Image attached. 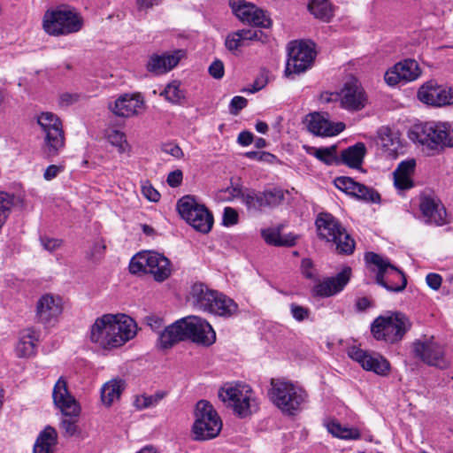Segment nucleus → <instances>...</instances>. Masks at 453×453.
<instances>
[{
	"label": "nucleus",
	"mask_w": 453,
	"mask_h": 453,
	"mask_svg": "<svg viewBox=\"0 0 453 453\" xmlns=\"http://www.w3.org/2000/svg\"><path fill=\"white\" fill-rule=\"evenodd\" d=\"M136 324L125 314H105L96 319L90 330V341L104 349L117 348L134 337Z\"/></svg>",
	"instance_id": "1"
},
{
	"label": "nucleus",
	"mask_w": 453,
	"mask_h": 453,
	"mask_svg": "<svg viewBox=\"0 0 453 453\" xmlns=\"http://www.w3.org/2000/svg\"><path fill=\"white\" fill-rule=\"evenodd\" d=\"M268 397L282 413L291 416L302 409L308 395L299 385L284 378H273L270 382Z\"/></svg>",
	"instance_id": "2"
},
{
	"label": "nucleus",
	"mask_w": 453,
	"mask_h": 453,
	"mask_svg": "<svg viewBox=\"0 0 453 453\" xmlns=\"http://www.w3.org/2000/svg\"><path fill=\"white\" fill-rule=\"evenodd\" d=\"M409 138L434 151L453 148V124L441 121L417 124L410 130Z\"/></svg>",
	"instance_id": "3"
},
{
	"label": "nucleus",
	"mask_w": 453,
	"mask_h": 453,
	"mask_svg": "<svg viewBox=\"0 0 453 453\" xmlns=\"http://www.w3.org/2000/svg\"><path fill=\"white\" fill-rule=\"evenodd\" d=\"M190 298L196 308L215 315L228 317L238 309L234 300L210 289L203 283H195L191 287Z\"/></svg>",
	"instance_id": "4"
},
{
	"label": "nucleus",
	"mask_w": 453,
	"mask_h": 453,
	"mask_svg": "<svg viewBox=\"0 0 453 453\" xmlns=\"http://www.w3.org/2000/svg\"><path fill=\"white\" fill-rule=\"evenodd\" d=\"M52 398L56 407L65 416L60 424L64 435L73 436L77 434L79 432L77 420L81 412V407L75 398L70 394L67 382L63 377H60L56 382L53 388Z\"/></svg>",
	"instance_id": "5"
},
{
	"label": "nucleus",
	"mask_w": 453,
	"mask_h": 453,
	"mask_svg": "<svg viewBox=\"0 0 453 453\" xmlns=\"http://www.w3.org/2000/svg\"><path fill=\"white\" fill-rule=\"evenodd\" d=\"M83 27V19L66 6H60L45 12L42 19L44 31L54 36L66 35L79 32Z\"/></svg>",
	"instance_id": "6"
},
{
	"label": "nucleus",
	"mask_w": 453,
	"mask_h": 453,
	"mask_svg": "<svg viewBox=\"0 0 453 453\" xmlns=\"http://www.w3.org/2000/svg\"><path fill=\"white\" fill-rule=\"evenodd\" d=\"M254 395L250 386L244 383H226L219 390V399L240 418L257 411Z\"/></svg>",
	"instance_id": "7"
},
{
	"label": "nucleus",
	"mask_w": 453,
	"mask_h": 453,
	"mask_svg": "<svg viewBox=\"0 0 453 453\" xmlns=\"http://www.w3.org/2000/svg\"><path fill=\"white\" fill-rule=\"evenodd\" d=\"M319 237L335 245L341 254H352L355 242L342 224L329 213H320L316 219Z\"/></svg>",
	"instance_id": "8"
},
{
	"label": "nucleus",
	"mask_w": 453,
	"mask_h": 453,
	"mask_svg": "<svg viewBox=\"0 0 453 453\" xmlns=\"http://www.w3.org/2000/svg\"><path fill=\"white\" fill-rule=\"evenodd\" d=\"M37 123L43 134V143L41 148L42 157L52 160L65 148V134L59 118L51 112H42L38 116Z\"/></svg>",
	"instance_id": "9"
},
{
	"label": "nucleus",
	"mask_w": 453,
	"mask_h": 453,
	"mask_svg": "<svg viewBox=\"0 0 453 453\" xmlns=\"http://www.w3.org/2000/svg\"><path fill=\"white\" fill-rule=\"evenodd\" d=\"M222 429V420L211 403L199 401L196 405L192 432L196 441L216 438Z\"/></svg>",
	"instance_id": "10"
},
{
	"label": "nucleus",
	"mask_w": 453,
	"mask_h": 453,
	"mask_svg": "<svg viewBox=\"0 0 453 453\" xmlns=\"http://www.w3.org/2000/svg\"><path fill=\"white\" fill-rule=\"evenodd\" d=\"M133 274L150 273L155 280L162 282L172 273L171 263L164 255L155 251H142L134 255L129 264Z\"/></svg>",
	"instance_id": "11"
},
{
	"label": "nucleus",
	"mask_w": 453,
	"mask_h": 453,
	"mask_svg": "<svg viewBox=\"0 0 453 453\" xmlns=\"http://www.w3.org/2000/svg\"><path fill=\"white\" fill-rule=\"evenodd\" d=\"M411 326L409 319L404 314L396 312L378 317L371 326V332L378 341L395 343L403 339Z\"/></svg>",
	"instance_id": "12"
},
{
	"label": "nucleus",
	"mask_w": 453,
	"mask_h": 453,
	"mask_svg": "<svg viewBox=\"0 0 453 453\" xmlns=\"http://www.w3.org/2000/svg\"><path fill=\"white\" fill-rule=\"evenodd\" d=\"M365 261L377 268L376 282L390 292H401L407 285L404 273L390 264L385 258L376 253L368 252L365 254Z\"/></svg>",
	"instance_id": "13"
},
{
	"label": "nucleus",
	"mask_w": 453,
	"mask_h": 453,
	"mask_svg": "<svg viewBox=\"0 0 453 453\" xmlns=\"http://www.w3.org/2000/svg\"><path fill=\"white\" fill-rule=\"evenodd\" d=\"M177 210L180 217L194 229L203 234L209 233L213 226V216L205 207L192 196H185L177 203Z\"/></svg>",
	"instance_id": "14"
},
{
	"label": "nucleus",
	"mask_w": 453,
	"mask_h": 453,
	"mask_svg": "<svg viewBox=\"0 0 453 453\" xmlns=\"http://www.w3.org/2000/svg\"><path fill=\"white\" fill-rule=\"evenodd\" d=\"M235 196H241L242 202L247 210L251 212H263L266 209L279 206L285 199V191L280 188H271L263 191L249 189L242 192L240 188H234Z\"/></svg>",
	"instance_id": "15"
},
{
	"label": "nucleus",
	"mask_w": 453,
	"mask_h": 453,
	"mask_svg": "<svg viewBox=\"0 0 453 453\" xmlns=\"http://www.w3.org/2000/svg\"><path fill=\"white\" fill-rule=\"evenodd\" d=\"M314 58L315 51L310 44L298 41L290 42L288 45L285 74L289 77L305 72L311 68Z\"/></svg>",
	"instance_id": "16"
},
{
	"label": "nucleus",
	"mask_w": 453,
	"mask_h": 453,
	"mask_svg": "<svg viewBox=\"0 0 453 453\" xmlns=\"http://www.w3.org/2000/svg\"><path fill=\"white\" fill-rule=\"evenodd\" d=\"M182 323L185 340L188 339L204 347H209L215 342L216 333L205 319L196 316H190L182 319Z\"/></svg>",
	"instance_id": "17"
},
{
	"label": "nucleus",
	"mask_w": 453,
	"mask_h": 453,
	"mask_svg": "<svg viewBox=\"0 0 453 453\" xmlns=\"http://www.w3.org/2000/svg\"><path fill=\"white\" fill-rule=\"evenodd\" d=\"M233 13L243 23L261 27H269L271 19L257 5L246 0H229Z\"/></svg>",
	"instance_id": "18"
},
{
	"label": "nucleus",
	"mask_w": 453,
	"mask_h": 453,
	"mask_svg": "<svg viewBox=\"0 0 453 453\" xmlns=\"http://www.w3.org/2000/svg\"><path fill=\"white\" fill-rule=\"evenodd\" d=\"M339 96L340 106L350 112L363 110L368 103L367 94L357 80L345 82Z\"/></svg>",
	"instance_id": "19"
},
{
	"label": "nucleus",
	"mask_w": 453,
	"mask_h": 453,
	"mask_svg": "<svg viewBox=\"0 0 453 453\" xmlns=\"http://www.w3.org/2000/svg\"><path fill=\"white\" fill-rule=\"evenodd\" d=\"M413 352L417 357L429 365L440 368H445L448 365L444 357L443 347L435 342L434 337L415 342L413 343Z\"/></svg>",
	"instance_id": "20"
},
{
	"label": "nucleus",
	"mask_w": 453,
	"mask_h": 453,
	"mask_svg": "<svg viewBox=\"0 0 453 453\" xmlns=\"http://www.w3.org/2000/svg\"><path fill=\"white\" fill-rule=\"evenodd\" d=\"M62 312L63 302L58 296L44 294L36 303L35 316L43 325H54Z\"/></svg>",
	"instance_id": "21"
},
{
	"label": "nucleus",
	"mask_w": 453,
	"mask_h": 453,
	"mask_svg": "<svg viewBox=\"0 0 453 453\" xmlns=\"http://www.w3.org/2000/svg\"><path fill=\"white\" fill-rule=\"evenodd\" d=\"M421 74V70L418 62L414 59L407 58L396 63L392 68L385 73V81L389 86H395L400 82H410L417 80Z\"/></svg>",
	"instance_id": "22"
},
{
	"label": "nucleus",
	"mask_w": 453,
	"mask_h": 453,
	"mask_svg": "<svg viewBox=\"0 0 453 453\" xmlns=\"http://www.w3.org/2000/svg\"><path fill=\"white\" fill-rule=\"evenodd\" d=\"M350 276L351 268L345 266L335 276L319 280L312 288L313 295L320 297L335 296L344 289L350 280Z\"/></svg>",
	"instance_id": "23"
},
{
	"label": "nucleus",
	"mask_w": 453,
	"mask_h": 453,
	"mask_svg": "<svg viewBox=\"0 0 453 453\" xmlns=\"http://www.w3.org/2000/svg\"><path fill=\"white\" fill-rule=\"evenodd\" d=\"M185 57L186 51L181 49L167 51L162 55L152 54L147 61L146 69L155 75L165 74L177 66Z\"/></svg>",
	"instance_id": "24"
},
{
	"label": "nucleus",
	"mask_w": 453,
	"mask_h": 453,
	"mask_svg": "<svg viewBox=\"0 0 453 453\" xmlns=\"http://www.w3.org/2000/svg\"><path fill=\"white\" fill-rule=\"evenodd\" d=\"M308 130L317 136L330 137L339 134L345 128L342 122H331L319 112H312L306 117Z\"/></svg>",
	"instance_id": "25"
},
{
	"label": "nucleus",
	"mask_w": 453,
	"mask_h": 453,
	"mask_svg": "<svg viewBox=\"0 0 453 453\" xmlns=\"http://www.w3.org/2000/svg\"><path fill=\"white\" fill-rule=\"evenodd\" d=\"M334 184L340 190L358 199L372 203H376L380 200V195L376 191L363 184L356 182L349 177H337L334 180Z\"/></svg>",
	"instance_id": "26"
},
{
	"label": "nucleus",
	"mask_w": 453,
	"mask_h": 453,
	"mask_svg": "<svg viewBox=\"0 0 453 453\" xmlns=\"http://www.w3.org/2000/svg\"><path fill=\"white\" fill-rule=\"evenodd\" d=\"M349 356L365 370L372 371L379 375H387L389 371V363L381 356H372L357 348L350 349Z\"/></svg>",
	"instance_id": "27"
},
{
	"label": "nucleus",
	"mask_w": 453,
	"mask_h": 453,
	"mask_svg": "<svg viewBox=\"0 0 453 453\" xmlns=\"http://www.w3.org/2000/svg\"><path fill=\"white\" fill-rule=\"evenodd\" d=\"M144 100L141 94H125L110 105L111 111L119 117L131 118L143 109Z\"/></svg>",
	"instance_id": "28"
},
{
	"label": "nucleus",
	"mask_w": 453,
	"mask_h": 453,
	"mask_svg": "<svg viewBox=\"0 0 453 453\" xmlns=\"http://www.w3.org/2000/svg\"><path fill=\"white\" fill-rule=\"evenodd\" d=\"M418 98L426 104L441 107L447 105L449 96L446 88L438 85L434 81H429L419 88Z\"/></svg>",
	"instance_id": "29"
},
{
	"label": "nucleus",
	"mask_w": 453,
	"mask_h": 453,
	"mask_svg": "<svg viewBox=\"0 0 453 453\" xmlns=\"http://www.w3.org/2000/svg\"><path fill=\"white\" fill-rule=\"evenodd\" d=\"M419 208L426 223L436 226H443L448 223L446 210L438 199L424 196Z\"/></svg>",
	"instance_id": "30"
},
{
	"label": "nucleus",
	"mask_w": 453,
	"mask_h": 453,
	"mask_svg": "<svg viewBox=\"0 0 453 453\" xmlns=\"http://www.w3.org/2000/svg\"><path fill=\"white\" fill-rule=\"evenodd\" d=\"M39 341V332L33 328H27L19 333L14 352L19 358L33 357L36 351V343Z\"/></svg>",
	"instance_id": "31"
},
{
	"label": "nucleus",
	"mask_w": 453,
	"mask_h": 453,
	"mask_svg": "<svg viewBox=\"0 0 453 453\" xmlns=\"http://www.w3.org/2000/svg\"><path fill=\"white\" fill-rule=\"evenodd\" d=\"M416 167V161L409 159L401 162L394 171V183L396 188L405 190L413 187L412 175Z\"/></svg>",
	"instance_id": "32"
},
{
	"label": "nucleus",
	"mask_w": 453,
	"mask_h": 453,
	"mask_svg": "<svg viewBox=\"0 0 453 453\" xmlns=\"http://www.w3.org/2000/svg\"><path fill=\"white\" fill-rule=\"evenodd\" d=\"M182 319L167 326L158 338L159 347L162 349H169L180 341L185 340L184 329L182 327Z\"/></svg>",
	"instance_id": "33"
},
{
	"label": "nucleus",
	"mask_w": 453,
	"mask_h": 453,
	"mask_svg": "<svg viewBox=\"0 0 453 453\" xmlns=\"http://www.w3.org/2000/svg\"><path fill=\"white\" fill-rule=\"evenodd\" d=\"M379 142L388 156L395 157L401 149V142L398 135L388 127H381L379 130Z\"/></svg>",
	"instance_id": "34"
},
{
	"label": "nucleus",
	"mask_w": 453,
	"mask_h": 453,
	"mask_svg": "<svg viewBox=\"0 0 453 453\" xmlns=\"http://www.w3.org/2000/svg\"><path fill=\"white\" fill-rule=\"evenodd\" d=\"M366 153L365 145L357 142L343 150L341 154L342 162L351 168H359Z\"/></svg>",
	"instance_id": "35"
},
{
	"label": "nucleus",
	"mask_w": 453,
	"mask_h": 453,
	"mask_svg": "<svg viewBox=\"0 0 453 453\" xmlns=\"http://www.w3.org/2000/svg\"><path fill=\"white\" fill-rule=\"evenodd\" d=\"M58 434L55 428L46 426L38 435L34 446V453H53Z\"/></svg>",
	"instance_id": "36"
},
{
	"label": "nucleus",
	"mask_w": 453,
	"mask_h": 453,
	"mask_svg": "<svg viewBox=\"0 0 453 453\" xmlns=\"http://www.w3.org/2000/svg\"><path fill=\"white\" fill-rule=\"evenodd\" d=\"M125 388V382L122 380L113 379L106 382L101 389V399L104 405L111 406L112 403L119 399Z\"/></svg>",
	"instance_id": "37"
},
{
	"label": "nucleus",
	"mask_w": 453,
	"mask_h": 453,
	"mask_svg": "<svg viewBox=\"0 0 453 453\" xmlns=\"http://www.w3.org/2000/svg\"><path fill=\"white\" fill-rule=\"evenodd\" d=\"M308 10L317 19L329 21L334 15V9L328 0H310Z\"/></svg>",
	"instance_id": "38"
},
{
	"label": "nucleus",
	"mask_w": 453,
	"mask_h": 453,
	"mask_svg": "<svg viewBox=\"0 0 453 453\" xmlns=\"http://www.w3.org/2000/svg\"><path fill=\"white\" fill-rule=\"evenodd\" d=\"M327 430L334 436L345 439V440H356L360 437V432L358 429L354 427L342 426L337 421H330L326 424Z\"/></svg>",
	"instance_id": "39"
},
{
	"label": "nucleus",
	"mask_w": 453,
	"mask_h": 453,
	"mask_svg": "<svg viewBox=\"0 0 453 453\" xmlns=\"http://www.w3.org/2000/svg\"><path fill=\"white\" fill-rule=\"evenodd\" d=\"M160 96L173 104H181L186 97L185 91L180 88V83L178 81L167 84Z\"/></svg>",
	"instance_id": "40"
},
{
	"label": "nucleus",
	"mask_w": 453,
	"mask_h": 453,
	"mask_svg": "<svg viewBox=\"0 0 453 453\" xmlns=\"http://www.w3.org/2000/svg\"><path fill=\"white\" fill-rule=\"evenodd\" d=\"M105 137L109 143L115 147L119 153H125L129 150V145L123 132L110 129L106 131Z\"/></svg>",
	"instance_id": "41"
},
{
	"label": "nucleus",
	"mask_w": 453,
	"mask_h": 453,
	"mask_svg": "<svg viewBox=\"0 0 453 453\" xmlns=\"http://www.w3.org/2000/svg\"><path fill=\"white\" fill-rule=\"evenodd\" d=\"M262 236L268 244L274 246H292L296 243V238H283L280 233L274 229H265L262 231Z\"/></svg>",
	"instance_id": "42"
},
{
	"label": "nucleus",
	"mask_w": 453,
	"mask_h": 453,
	"mask_svg": "<svg viewBox=\"0 0 453 453\" xmlns=\"http://www.w3.org/2000/svg\"><path fill=\"white\" fill-rule=\"evenodd\" d=\"M18 198L9 193L0 192V228L4 224L12 207L16 204Z\"/></svg>",
	"instance_id": "43"
},
{
	"label": "nucleus",
	"mask_w": 453,
	"mask_h": 453,
	"mask_svg": "<svg viewBox=\"0 0 453 453\" xmlns=\"http://www.w3.org/2000/svg\"><path fill=\"white\" fill-rule=\"evenodd\" d=\"M18 198L9 193L0 192V228L4 224L12 207L16 204Z\"/></svg>",
	"instance_id": "44"
},
{
	"label": "nucleus",
	"mask_w": 453,
	"mask_h": 453,
	"mask_svg": "<svg viewBox=\"0 0 453 453\" xmlns=\"http://www.w3.org/2000/svg\"><path fill=\"white\" fill-rule=\"evenodd\" d=\"M18 198L9 193L0 192V228L4 224L12 207L16 204Z\"/></svg>",
	"instance_id": "45"
},
{
	"label": "nucleus",
	"mask_w": 453,
	"mask_h": 453,
	"mask_svg": "<svg viewBox=\"0 0 453 453\" xmlns=\"http://www.w3.org/2000/svg\"><path fill=\"white\" fill-rule=\"evenodd\" d=\"M164 397V394H155L153 395H140L135 399V406L140 409H146L155 406Z\"/></svg>",
	"instance_id": "46"
},
{
	"label": "nucleus",
	"mask_w": 453,
	"mask_h": 453,
	"mask_svg": "<svg viewBox=\"0 0 453 453\" xmlns=\"http://www.w3.org/2000/svg\"><path fill=\"white\" fill-rule=\"evenodd\" d=\"M237 31L240 35H242L243 43H247L248 41H259L262 42H265L267 41V35L260 30L241 29Z\"/></svg>",
	"instance_id": "47"
},
{
	"label": "nucleus",
	"mask_w": 453,
	"mask_h": 453,
	"mask_svg": "<svg viewBox=\"0 0 453 453\" xmlns=\"http://www.w3.org/2000/svg\"><path fill=\"white\" fill-rule=\"evenodd\" d=\"M316 158L326 165H332L336 159V147L319 148Z\"/></svg>",
	"instance_id": "48"
},
{
	"label": "nucleus",
	"mask_w": 453,
	"mask_h": 453,
	"mask_svg": "<svg viewBox=\"0 0 453 453\" xmlns=\"http://www.w3.org/2000/svg\"><path fill=\"white\" fill-rule=\"evenodd\" d=\"M225 45L227 50L233 51L237 50L240 47H244L247 43H243L242 40V35H240L238 31L229 34L225 42Z\"/></svg>",
	"instance_id": "49"
},
{
	"label": "nucleus",
	"mask_w": 453,
	"mask_h": 453,
	"mask_svg": "<svg viewBox=\"0 0 453 453\" xmlns=\"http://www.w3.org/2000/svg\"><path fill=\"white\" fill-rule=\"evenodd\" d=\"M244 156L259 162L273 163L276 159L274 155L265 151H248L244 153Z\"/></svg>",
	"instance_id": "50"
},
{
	"label": "nucleus",
	"mask_w": 453,
	"mask_h": 453,
	"mask_svg": "<svg viewBox=\"0 0 453 453\" xmlns=\"http://www.w3.org/2000/svg\"><path fill=\"white\" fill-rule=\"evenodd\" d=\"M161 150L164 153L171 155L172 157L177 159H180L184 156L182 150L179 147L178 144L173 142L163 143L161 146Z\"/></svg>",
	"instance_id": "51"
},
{
	"label": "nucleus",
	"mask_w": 453,
	"mask_h": 453,
	"mask_svg": "<svg viewBox=\"0 0 453 453\" xmlns=\"http://www.w3.org/2000/svg\"><path fill=\"white\" fill-rule=\"evenodd\" d=\"M248 100L243 96H234L230 102L229 111L233 115H237L241 110L246 107Z\"/></svg>",
	"instance_id": "52"
},
{
	"label": "nucleus",
	"mask_w": 453,
	"mask_h": 453,
	"mask_svg": "<svg viewBox=\"0 0 453 453\" xmlns=\"http://www.w3.org/2000/svg\"><path fill=\"white\" fill-rule=\"evenodd\" d=\"M290 311L293 318L297 321L304 320L310 314V311L307 308L296 303L290 305Z\"/></svg>",
	"instance_id": "53"
},
{
	"label": "nucleus",
	"mask_w": 453,
	"mask_h": 453,
	"mask_svg": "<svg viewBox=\"0 0 453 453\" xmlns=\"http://www.w3.org/2000/svg\"><path fill=\"white\" fill-rule=\"evenodd\" d=\"M223 225L229 226H234L238 222V213L231 207H226L223 213Z\"/></svg>",
	"instance_id": "54"
},
{
	"label": "nucleus",
	"mask_w": 453,
	"mask_h": 453,
	"mask_svg": "<svg viewBox=\"0 0 453 453\" xmlns=\"http://www.w3.org/2000/svg\"><path fill=\"white\" fill-rule=\"evenodd\" d=\"M209 73L214 79H221L224 76L223 63L219 59L213 61L209 66Z\"/></svg>",
	"instance_id": "55"
},
{
	"label": "nucleus",
	"mask_w": 453,
	"mask_h": 453,
	"mask_svg": "<svg viewBox=\"0 0 453 453\" xmlns=\"http://www.w3.org/2000/svg\"><path fill=\"white\" fill-rule=\"evenodd\" d=\"M142 191L143 196L151 202H157L160 199L159 192L150 183L144 184L142 188Z\"/></svg>",
	"instance_id": "56"
},
{
	"label": "nucleus",
	"mask_w": 453,
	"mask_h": 453,
	"mask_svg": "<svg viewBox=\"0 0 453 453\" xmlns=\"http://www.w3.org/2000/svg\"><path fill=\"white\" fill-rule=\"evenodd\" d=\"M63 171H64V165H50L45 169L44 173H43V178L46 180H51L54 178H56Z\"/></svg>",
	"instance_id": "57"
},
{
	"label": "nucleus",
	"mask_w": 453,
	"mask_h": 453,
	"mask_svg": "<svg viewBox=\"0 0 453 453\" xmlns=\"http://www.w3.org/2000/svg\"><path fill=\"white\" fill-rule=\"evenodd\" d=\"M182 179H183L182 172L178 169V170L171 172L168 174L166 181L170 187L177 188L181 184Z\"/></svg>",
	"instance_id": "58"
},
{
	"label": "nucleus",
	"mask_w": 453,
	"mask_h": 453,
	"mask_svg": "<svg viewBox=\"0 0 453 453\" xmlns=\"http://www.w3.org/2000/svg\"><path fill=\"white\" fill-rule=\"evenodd\" d=\"M427 285L434 290H438L441 285L442 278L438 273H428L426 277Z\"/></svg>",
	"instance_id": "59"
},
{
	"label": "nucleus",
	"mask_w": 453,
	"mask_h": 453,
	"mask_svg": "<svg viewBox=\"0 0 453 453\" xmlns=\"http://www.w3.org/2000/svg\"><path fill=\"white\" fill-rule=\"evenodd\" d=\"M104 243L102 241H97L93 244L88 255L92 259H98L104 254Z\"/></svg>",
	"instance_id": "60"
},
{
	"label": "nucleus",
	"mask_w": 453,
	"mask_h": 453,
	"mask_svg": "<svg viewBox=\"0 0 453 453\" xmlns=\"http://www.w3.org/2000/svg\"><path fill=\"white\" fill-rule=\"evenodd\" d=\"M41 242L43 248L49 251H53L58 247H60L62 242L58 239L54 238H47L42 237L41 238Z\"/></svg>",
	"instance_id": "61"
},
{
	"label": "nucleus",
	"mask_w": 453,
	"mask_h": 453,
	"mask_svg": "<svg viewBox=\"0 0 453 453\" xmlns=\"http://www.w3.org/2000/svg\"><path fill=\"white\" fill-rule=\"evenodd\" d=\"M302 273L307 279H313L314 273L312 272V262L309 258H303L301 263Z\"/></svg>",
	"instance_id": "62"
},
{
	"label": "nucleus",
	"mask_w": 453,
	"mask_h": 453,
	"mask_svg": "<svg viewBox=\"0 0 453 453\" xmlns=\"http://www.w3.org/2000/svg\"><path fill=\"white\" fill-rule=\"evenodd\" d=\"M78 94L64 93L60 96L59 102L63 106H69L79 100Z\"/></svg>",
	"instance_id": "63"
},
{
	"label": "nucleus",
	"mask_w": 453,
	"mask_h": 453,
	"mask_svg": "<svg viewBox=\"0 0 453 453\" xmlns=\"http://www.w3.org/2000/svg\"><path fill=\"white\" fill-rule=\"evenodd\" d=\"M237 142L242 146H248L253 142V134L249 131H242L239 134Z\"/></svg>",
	"instance_id": "64"
}]
</instances>
